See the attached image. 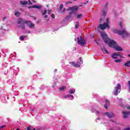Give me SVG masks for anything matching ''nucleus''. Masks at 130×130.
I'll return each instance as SVG.
<instances>
[{"mask_svg": "<svg viewBox=\"0 0 130 130\" xmlns=\"http://www.w3.org/2000/svg\"><path fill=\"white\" fill-rule=\"evenodd\" d=\"M101 36L103 38V40L105 43H108V45L110 47H112L114 48L115 47V46H116V42L112 40H110L108 37H107V35H106L105 32L103 31L101 32Z\"/></svg>", "mask_w": 130, "mask_h": 130, "instance_id": "f257e3e1", "label": "nucleus"}, {"mask_svg": "<svg viewBox=\"0 0 130 130\" xmlns=\"http://www.w3.org/2000/svg\"><path fill=\"white\" fill-rule=\"evenodd\" d=\"M112 32L120 35L122 38H125V37H128V36H129V34H128V32H127V31L124 29L122 30L113 29L112 30Z\"/></svg>", "mask_w": 130, "mask_h": 130, "instance_id": "f03ea898", "label": "nucleus"}, {"mask_svg": "<svg viewBox=\"0 0 130 130\" xmlns=\"http://www.w3.org/2000/svg\"><path fill=\"white\" fill-rule=\"evenodd\" d=\"M77 43L81 46H85L86 44V41L84 38H82V36H80V38L77 37Z\"/></svg>", "mask_w": 130, "mask_h": 130, "instance_id": "7ed1b4c3", "label": "nucleus"}, {"mask_svg": "<svg viewBox=\"0 0 130 130\" xmlns=\"http://www.w3.org/2000/svg\"><path fill=\"white\" fill-rule=\"evenodd\" d=\"M120 91H121V85L118 83L117 84L116 87H115V91L113 92V94L115 96H117L120 93Z\"/></svg>", "mask_w": 130, "mask_h": 130, "instance_id": "20e7f679", "label": "nucleus"}, {"mask_svg": "<svg viewBox=\"0 0 130 130\" xmlns=\"http://www.w3.org/2000/svg\"><path fill=\"white\" fill-rule=\"evenodd\" d=\"M99 27L100 29H101V30H104V29H106V28H107L108 29H110L109 25H108V23H106V22H104L103 24H100Z\"/></svg>", "mask_w": 130, "mask_h": 130, "instance_id": "39448f33", "label": "nucleus"}, {"mask_svg": "<svg viewBox=\"0 0 130 130\" xmlns=\"http://www.w3.org/2000/svg\"><path fill=\"white\" fill-rule=\"evenodd\" d=\"M69 64L72 66L73 68H80V67H81L80 62H77V63L75 62V61L70 62Z\"/></svg>", "mask_w": 130, "mask_h": 130, "instance_id": "423d86ee", "label": "nucleus"}, {"mask_svg": "<svg viewBox=\"0 0 130 130\" xmlns=\"http://www.w3.org/2000/svg\"><path fill=\"white\" fill-rule=\"evenodd\" d=\"M107 13V11L104 10L101 14L102 18L100 19V23H102L104 21V18L106 16V14Z\"/></svg>", "mask_w": 130, "mask_h": 130, "instance_id": "0eeeda50", "label": "nucleus"}, {"mask_svg": "<svg viewBox=\"0 0 130 130\" xmlns=\"http://www.w3.org/2000/svg\"><path fill=\"white\" fill-rule=\"evenodd\" d=\"M26 25H28L29 28H34V27H35L34 23H32L30 21H26Z\"/></svg>", "mask_w": 130, "mask_h": 130, "instance_id": "6e6552de", "label": "nucleus"}, {"mask_svg": "<svg viewBox=\"0 0 130 130\" xmlns=\"http://www.w3.org/2000/svg\"><path fill=\"white\" fill-rule=\"evenodd\" d=\"M105 114H106L109 118H112L115 116V115L113 113L106 112Z\"/></svg>", "mask_w": 130, "mask_h": 130, "instance_id": "1a4fd4ad", "label": "nucleus"}, {"mask_svg": "<svg viewBox=\"0 0 130 130\" xmlns=\"http://www.w3.org/2000/svg\"><path fill=\"white\" fill-rule=\"evenodd\" d=\"M26 21L23 18H20L18 21L17 23L18 24H22V25H25L26 24Z\"/></svg>", "mask_w": 130, "mask_h": 130, "instance_id": "9d476101", "label": "nucleus"}, {"mask_svg": "<svg viewBox=\"0 0 130 130\" xmlns=\"http://www.w3.org/2000/svg\"><path fill=\"white\" fill-rule=\"evenodd\" d=\"M42 7L41 6H37V5H34L31 6H29L28 9H41Z\"/></svg>", "mask_w": 130, "mask_h": 130, "instance_id": "9b49d317", "label": "nucleus"}, {"mask_svg": "<svg viewBox=\"0 0 130 130\" xmlns=\"http://www.w3.org/2000/svg\"><path fill=\"white\" fill-rule=\"evenodd\" d=\"M122 114H123V118H127V116H128V114H129V112H126L125 111H122Z\"/></svg>", "mask_w": 130, "mask_h": 130, "instance_id": "f8f14e48", "label": "nucleus"}, {"mask_svg": "<svg viewBox=\"0 0 130 130\" xmlns=\"http://www.w3.org/2000/svg\"><path fill=\"white\" fill-rule=\"evenodd\" d=\"M120 54L117 53H114L112 55V58H114V59L117 58V56H119Z\"/></svg>", "mask_w": 130, "mask_h": 130, "instance_id": "ddd939ff", "label": "nucleus"}, {"mask_svg": "<svg viewBox=\"0 0 130 130\" xmlns=\"http://www.w3.org/2000/svg\"><path fill=\"white\" fill-rule=\"evenodd\" d=\"M74 13V11H71L70 12L69 15L66 16V20H69L70 18H72V14Z\"/></svg>", "mask_w": 130, "mask_h": 130, "instance_id": "4468645a", "label": "nucleus"}, {"mask_svg": "<svg viewBox=\"0 0 130 130\" xmlns=\"http://www.w3.org/2000/svg\"><path fill=\"white\" fill-rule=\"evenodd\" d=\"M115 48L116 50H117V51H122L123 50L122 48L119 46H116Z\"/></svg>", "mask_w": 130, "mask_h": 130, "instance_id": "2eb2a0df", "label": "nucleus"}, {"mask_svg": "<svg viewBox=\"0 0 130 130\" xmlns=\"http://www.w3.org/2000/svg\"><path fill=\"white\" fill-rule=\"evenodd\" d=\"M20 3L21 4V5H22V6H25L26 5H28V2H26V1H20Z\"/></svg>", "mask_w": 130, "mask_h": 130, "instance_id": "dca6fc26", "label": "nucleus"}, {"mask_svg": "<svg viewBox=\"0 0 130 130\" xmlns=\"http://www.w3.org/2000/svg\"><path fill=\"white\" fill-rule=\"evenodd\" d=\"M83 17V15L82 14H77L76 15V18L77 19H81V18Z\"/></svg>", "mask_w": 130, "mask_h": 130, "instance_id": "f3484780", "label": "nucleus"}, {"mask_svg": "<svg viewBox=\"0 0 130 130\" xmlns=\"http://www.w3.org/2000/svg\"><path fill=\"white\" fill-rule=\"evenodd\" d=\"M25 38H27V36H26V35L21 36L20 37V40H21V41L24 40V39H25Z\"/></svg>", "mask_w": 130, "mask_h": 130, "instance_id": "a211bd4d", "label": "nucleus"}, {"mask_svg": "<svg viewBox=\"0 0 130 130\" xmlns=\"http://www.w3.org/2000/svg\"><path fill=\"white\" fill-rule=\"evenodd\" d=\"M67 89V87L63 86L59 88V91H63V90Z\"/></svg>", "mask_w": 130, "mask_h": 130, "instance_id": "6ab92c4d", "label": "nucleus"}, {"mask_svg": "<svg viewBox=\"0 0 130 130\" xmlns=\"http://www.w3.org/2000/svg\"><path fill=\"white\" fill-rule=\"evenodd\" d=\"M80 23L79 22V21H77L75 23V29H78V28H79V25Z\"/></svg>", "mask_w": 130, "mask_h": 130, "instance_id": "aec40b11", "label": "nucleus"}, {"mask_svg": "<svg viewBox=\"0 0 130 130\" xmlns=\"http://www.w3.org/2000/svg\"><path fill=\"white\" fill-rule=\"evenodd\" d=\"M21 15V13L19 11H16L15 13V16L16 17H19Z\"/></svg>", "mask_w": 130, "mask_h": 130, "instance_id": "412c9836", "label": "nucleus"}, {"mask_svg": "<svg viewBox=\"0 0 130 130\" xmlns=\"http://www.w3.org/2000/svg\"><path fill=\"white\" fill-rule=\"evenodd\" d=\"M129 64H130V61H128L126 62V63H125L124 64V66L125 67H129Z\"/></svg>", "mask_w": 130, "mask_h": 130, "instance_id": "4be33fe9", "label": "nucleus"}, {"mask_svg": "<svg viewBox=\"0 0 130 130\" xmlns=\"http://www.w3.org/2000/svg\"><path fill=\"white\" fill-rule=\"evenodd\" d=\"M79 9V8L77 6H74L73 7V11L75 12H77L78 10Z\"/></svg>", "mask_w": 130, "mask_h": 130, "instance_id": "5701e85b", "label": "nucleus"}, {"mask_svg": "<svg viewBox=\"0 0 130 130\" xmlns=\"http://www.w3.org/2000/svg\"><path fill=\"white\" fill-rule=\"evenodd\" d=\"M76 92V90L75 89H72L71 90H69L70 94H74Z\"/></svg>", "mask_w": 130, "mask_h": 130, "instance_id": "b1692460", "label": "nucleus"}, {"mask_svg": "<svg viewBox=\"0 0 130 130\" xmlns=\"http://www.w3.org/2000/svg\"><path fill=\"white\" fill-rule=\"evenodd\" d=\"M106 104L108 105V106H109V104H110V102H109V100L106 99L105 101Z\"/></svg>", "mask_w": 130, "mask_h": 130, "instance_id": "393cba45", "label": "nucleus"}, {"mask_svg": "<svg viewBox=\"0 0 130 130\" xmlns=\"http://www.w3.org/2000/svg\"><path fill=\"white\" fill-rule=\"evenodd\" d=\"M18 28H22L23 29H24V30H25V25L22 24V25H19L18 26Z\"/></svg>", "mask_w": 130, "mask_h": 130, "instance_id": "a878e982", "label": "nucleus"}, {"mask_svg": "<svg viewBox=\"0 0 130 130\" xmlns=\"http://www.w3.org/2000/svg\"><path fill=\"white\" fill-rule=\"evenodd\" d=\"M105 8L106 9V10H107V9H108V3H106L105 5Z\"/></svg>", "mask_w": 130, "mask_h": 130, "instance_id": "bb28decb", "label": "nucleus"}, {"mask_svg": "<svg viewBox=\"0 0 130 130\" xmlns=\"http://www.w3.org/2000/svg\"><path fill=\"white\" fill-rule=\"evenodd\" d=\"M103 50H105V53H107L108 54H109V52H108V51L107 50H106V49L104 47V49H103Z\"/></svg>", "mask_w": 130, "mask_h": 130, "instance_id": "cd10ccee", "label": "nucleus"}, {"mask_svg": "<svg viewBox=\"0 0 130 130\" xmlns=\"http://www.w3.org/2000/svg\"><path fill=\"white\" fill-rule=\"evenodd\" d=\"M106 24H108V25H109V18H107Z\"/></svg>", "mask_w": 130, "mask_h": 130, "instance_id": "c85d7f7f", "label": "nucleus"}, {"mask_svg": "<svg viewBox=\"0 0 130 130\" xmlns=\"http://www.w3.org/2000/svg\"><path fill=\"white\" fill-rule=\"evenodd\" d=\"M47 13V11L46 10H45L44 12L42 13V15L44 16L45 15H46Z\"/></svg>", "mask_w": 130, "mask_h": 130, "instance_id": "c756f323", "label": "nucleus"}, {"mask_svg": "<svg viewBox=\"0 0 130 130\" xmlns=\"http://www.w3.org/2000/svg\"><path fill=\"white\" fill-rule=\"evenodd\" d=\"M79 59H80V64H81V63H83V58H82V57H80L79 58Z\"/></svg>", "mask_w": 130, "mask_h": 130, "instance_id": "7c9ffc66", "label": "nucleus"}, {"mask_svg": "<svg viewBox=\"0 0 130 130\" xmlns=\"http://www.w3.org/2000/svg\"><path fill=\"white\" fill-rule=\"evenodd\" d=\"M63 8V4H61L59 7V10H62Z\"/></svg>", "mask_w": 130, "mask_h": 130, "instance_id": "2f4dec72", "label": "nucleus"}, {"mask_svg": "<svg viewBox=\"0 0 130 130\" xmlns=\"http://www.w3.org/2000/svg\"><path fill=\"white\" fill-rule=\"evenodd\" d=\"M115 61L116 62H120L121 61V59H117V60H115Z\"/></svg>", "mask_w": 130, "mask_h": 130, "instance_id": "473e14b6", "label": "nucleus"}, {"mask_svg": "<svg viewBox=\"0 0 130 130\" xmlns=\"http://www.w3.org/2000/svg\"><path fill=\"white\" fill-rule=\"evenodd\" d=\"M6 127V125L1 126H0V129H3L4 128V127Z\"/></svg>", "mask_w": 130, "mask_h": 130, "instance_id": "72a5a7b5", "label": "nucleus"}, {"mask_svg": "<svg viewBox=\"0 0 130 130\" xmlns=\"http://www.w3.org/2000/svg\"><path fill=\"white\" fill-rule=\"evenodd\" d=\"M119 26L121 28H122V22L121 21L120 22Z\"/></svg>", "mask_w": 130, "mask_h": 130, "instance_id": "f704fd0d", "label": "nucleus"}, {"mask_svg": "<svg viewBox=\"0 0 130 130\" xmlns=\"http://www.w3.org/2000/svg\"><path fill=\"white\" fill-rule=\"evenodd\" d=\"M107 105H108L105 104L104 106V108H106V109H107L108 108V107L107 106Z\"/></svg>", "mask_w": 130, "mask_h": 130, "instance_id": "c9c22d12", "label": "nucleus"}, {"mask_svg": "<svg viewBox=\"0 0 130 130\" xmlns=\"http://www.w3.org/2000/svg\"><path fill=\"white\" fill-rule=\"evenodd\" d=\"M26 130H32V128L31 127H26Z\"/></svg>", "mask_w": 130, "mask_h": 130, "instance_id": "e433bc0d", "label": "nucleus"}, {"mask_svg": "<svg viewBox=\"0 0 130 130\" xmlns=\"http://www.w3.org/2000/svg\"><path fill=\"white\" fill-rule=\"evenodd\" d=\"M51 18L52 19H54V18H55V16L54 15V14H52L51 15Z\"/></svg>", "mask_w": 130, "mask_h": 130, "instance_id": "4c0bfd02", "label": "nucleus"}, {"mask_svg": "<svg viewBox=\"0 0 130 130\" xmlns=\"http://www.w3.org/2000/svg\"><path fill=\"white\" fill-rule=\"evenodd\" d=\"M70 8V11H73V9H74V7H69Z\"/></svg>", "mask_w": 130, "mask_h": 130, "instance_id": "58836bf2", "label": "nucleus"}, {"mask_svg": "<svg viewBox=\"0 0 130 130\" xmlns=\"http://www.w3.org/2000/svg\"><path fill=\"white\" fill-rule=\"evenodd\" d=\"M124 130H130V127H126L124 128Z\"/></svg>", "mask_w": 130, "mask_h": 130, "instance_id": "ea45409f", "label": "nucleus"}, {"mask_svg": "<svg viewBox=\"0 0 130 130\" xmlns=\"http://www.w3.org/2000/svg\"><path fill=\"white\" fill-rule=\"evenodd\" d=\"M103 49H104V48L101 49L102 51H103V52H104V53H105V50H103Z\"/></svg>", "mask_w": 130, "mask_h": 130, "instance_id": "a19ab883", "label": "nucleus"}, {"mask_svg": "<svg viewBox=\"0 0 130 130\" xmlns=\"http://www.w3.org/2000/svg\"><path fill=\"white\" fill-rule=\"evenodd\" d=\"M66 12V9H63V10H62V11L61 12V13H63V12Z\"/></svg>", "mask_w": 130, "mask_h": 130, "instance_id": "79ce46f5", "label": "nucleus"}, {"mask_svg": "<svg viewBox=\"0 0 130 130\" xmlns=\"http://www.w3.org/2000/svg\"><path fill=\"white\" fill-rule=\"evenodd\" d=\"M48 17V15H46L45 16V18L46 19V18Z\"/></svg>", "mask_w": 130, "mask_h": 130, "instance_id": "37998d69", "label": "nucleus"}, {"mask_svg": "<svg viewBox=\"0 0 130 130\" xmlns=\"http://www.w3.org/2000/svg\"><path fill=\"white\" fill-rule=\"evenodd\" d=\"M67 4H72V2L69 1V2H67Z\"/></svg>", "mask_w": 130, "mask_h": 130, "instance_id": "c03bdc74", "label": "nucleus"}, {"mask_svg": "<svg viewBox=\"0 0 130 130\" xmlns=\"http://www.w3.org/2000/svg\"><path fill=\"white\" fill-rule=\"evenodd\" d=\"M71 11V10L70 9V8H69V9H68L67 10H66V11H67V12H68V11Z\"/></svg>", "mask_w": 130, "mask_h": 130, "instance_id": "a18cd8bd", "label": "nucleus"}, {"mask_svg": "<svg viewBox=\"0 0 130 130\" xmlns=\"http://www.w3.org/2000/svg\"><path fill=\"white\" fill-rule=\"evenodd\" d=\"M28 5H31V2H30V0H29V3Z\"/></svg>", "mask_w": 130, "mask_h": 130, "instance_id": "49530a36", "label": "nucleus"}, {"mask_svg": "<svg viewBox=\"0 0 130 130\" xmlns=\"http://www.w3.org/2000/svg\"><path fill=\"white\" fill-rule=\"evenodd\" d=\"M48 14H50V11H48Z\"/></svg>", "mask_w": 130, "mask_h": 130, "instance_id": "de8ad7c7", "label": "nucleus"}, {"mask_svg": "<svg viewBox=\"0 0 130 130\" xmlns=\"http://www.w3.org/2000/svg\"><path fill=\"white\" fill-rule=\"evenodd\" d=\"M119 56H120V57H122V56H121V55H119Z\"/></svg>", "mask_w": 130, "mask_h": 130, "instance_id": "09e8293b", "label": "nucleus"}, {"mask_svg": "<svg viewBox=\"0 0 130 130\" xmlns=\"http://www.w3.org/2000/svg\"><path fill=\"white\" fill-rule=\"evenodd\" d=\"M6 19V17H4V18H3V20H5Z\"/></svg>", "mask_w": 130, "mask_h": 130, "instance_id": "8fccbe9b", "label": "nucleus"}, {"mask_svg": "<svg viewBox=\"0 0 130 130\" xmlns=\"http://www.w3.org/2000/svg\"><path fill=\"white\" fill-rule=\"evenodd\" d=\"M112 122H115V121H112Z\"/></svg>", "mask_w": 130, "mask_h": 130, "instance_id": "3c124183", "label": "nucleus"}, {"mask_svg": "<svg viewBox=\"0 0 130 130\" xmlns=\"http://www.w3.org/2000/svg\"><path fill=\"white\" fill-rule=\"evenodd\" d=\"M64 98H68V96H64Z\"/></svg>", "mask_w": 130, "mask_h": 130, "instance_id": "603ef678", "label": "nucleus"}, {"mask_svg": "<svg viewBox=\"0 0 130 130\" xmlns=\"http://www.w3.org/2000/svg\"><path fill=\"white\" fill-rule=\"evenodd\" d=\"M128 56L130 57V54H128Z\"/></svg>", "mask_w": 130, "mask_h": 130, "instance_id": "864d4df0", "label": "nucleus"}, {"mask_svg": "<svg viewBox=\"0 0 130 130\" xmlns=\"http://www.w3.org/2000/svg\"><path fill=\"white\" fill-rule=\"evenodd\" d=\"M97 113H99V112L97 111Z\"/></svg>", "mask_w": 130, "mask_h": 130, "instance_id": "5fc2aeb1", "label": "nucleus"}, {"mask_svg": "<svg viewBox=\"0 0 130 130\" xmlns=\"http://www.w3.org/2000/svg\"><path fill=\"white\" fill-rule=\"evenodd\" d=\"M16 130H19V129H18V128H17Z\"/></svg>", "mask_w": 130, "mask_h": 130, "instance_id": "6e6d98bb", "label": "nucleus"}, {"mask_svg": "<svg viewBox=\"0 0 130 130\" xmlns=\"http://www.w3.org/2000/svg\"><path fill=\"white\" fill-rule=\"evenodd\" d=\"M75 41H76V40H77V39H75Z\"/></svg>", "mask_w": 130, "mask_h": 130, "instance_id": "4d7b16f0", "label": "nucleus"}, {"mask_svg": "<svg viewBox=\"0 0 130 130\" xmlns=\"http://www.w3.org/2000/svg\"><path fill=\"white\" fill-rule=\"evenodd\" d=\"M75 2L77 1V0H74Z\"/></svg>", "mask_w": 130, "mask_h": 130, "instance_id": "13d9d810", "label": "nucleus"}]
</instances>
